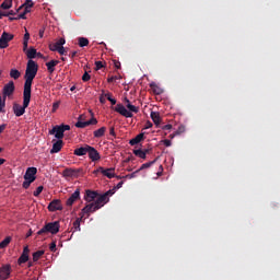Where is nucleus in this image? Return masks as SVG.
I'll return each instance as SVG.
<instances>
[{
  "label": "nucleus",
  "instance_id": "1",
  "mask_svg": "<svg viewBox=\"0 0 280 280\" xmlns=\"http://www.w3.org/2000/svg\"><path fill=\"white\" fill-rule=\"evenodd\" d=\"M38 73V65L36 61L30 59L26 65V70L24 74V91H27L28 93H32V84L34 82V78H36V74Z\"/></svg>",
  "mask_w": 280,
  "mask_h": 280
},
{
  "label": "nucleus",
  "instance_id": "2",
  "mask_svg": "<svg viewBox=\"0 0 280 280\" xmlns=\"http://www.w3.org/2000/svg\"><path fill=\"white\" fill-rule=\"evenodd\" d=\"M32 101V92L23 91V106L15 103L13 105V113L15 117H23L25 115V108L30 106V102Z\"/></svg>",
  "mask_w": 280,
  "mask_h": 280
},
{
  "label": "nucleus",
  "instance_id": "3",
  "mask_svg": "<svg viewBox=\"0 0 280 280\" xmlns=\"http://www.w3.org/2000/svg\"><path fill=\"white\" fill-rule=\"evenodd\" d=\"M115 112L121 115L122 117L131 118L133 117L132 113H139V107L132 104H127L126 106H124L122 104H117L115 107Z\"/></svg>",
  "mask_w": 280,
  "mask_h": 280
},
{
  "label": "nucleus",
  "instance_id": "4",
  "mask_svg": "<svg viewBox=\"0 0 280 280\" xmlns=\"http://www.w3.org/2000/svg\"><path fill=\"white\" fill-rule=\"evenodd\" d=\"M38 173V168L28 167L24 174V182L22 184L23 189H30V186L34 180H36V174Z\"/></svg>",
  "mask_w": 280,
  "mask_h": 280
},
{
  "label": "nucleus",
  "instance_id": "5",
  "mask_svg": "<svg viewBox=\"0 0 280 280\" xmlns=\"http://www.w3.org/2000/svg\"><path fill=\"white\" fill-rule=\"evenodd\" d=\"M79 120L75 122V128H86V126H96L97 124V118L92 117L90 120L88 121H82V119H84V115H80Z\"/></svg>",
  "mask_w": 280,
  "mask_h": 280
},
{
  "label": "nucleus",
  "instance_id": "6",
  "mask_svg": "<svg viewBox=\"0 0 280 280\" xmlns=\"http://www.w3.org/2000/svg\"><path fill=\"white\" fill-rule=\"evenodd\" d=\"M97 207L95 205V202H91L88 203L82 210L80 215H82V218H84V215H86L89 218V215H91V213H95V211L100 210V208H95Z\"/></svg>",
  "mask_w": 280,
  "mask_h": 280
},
{
  "label": "nucleus",
  "instance_id": "7",
  "mask_svg": "<svg viewBox=\"0 0 280 280\" xmlns=\"http://www.w3.org/2000/svg\"><path fill=\"white\" fill-rule=\"evenodd\" d=\"M15 91L14 81H9L2 90L3 98L10 97V95H13Z\"/></svg>",
  "mask_w": 280,
  "mask_h": 280
},
{
  "label": "nucleus",
  "instance_id": "8",
  "mask_svg": "<svg viewBox=\"0 0 280 280\" xmlns=\"http://www.w3.org/2000/svg\"><path fill=\"white\" fill-rule=\"evenodd\" d=\"M14 38V35L3 32L1 37H0V49H7L8 43Z\"/></svg>",
  "mask_w": 280,
  "mask_h": 280
},
{
  "label": "nucleus",
  "instance_id": "9",
  "mask_svg": "<svg viewBox=\"0 0 280 280\" xmlns=\"http://www.w3.org/2000/svg\"><path fill=\"white\" fill-rule=\"evenodd\" d=\"M97 173L103 174V176H106V178H115V167L104 168L100 166L96 171H94V174Z\"/></svg>",
  "mask_w": 280,
  "mask_h": 280
},
{
  "label": "nucleus",
  "instance_id": "10",
  "mask_svg": "<svg viewBox=\"0 0 280 280\" xmlns=\"http://www.w3.org/2000/svg\"><path fill=\"white\" fill-rule=\"evenodd\" d=\"M46 228L48 229V233H51V235H56L57 233L60 232V222L55 221L46 223Z\"/></svg>",
  "mask_w": 280,
  "mask_h": 280
},
{
  "label": "nucleus",
  "instance_id": "11",
  "mask_svg": "<svg viewBox=\"0 0 280 280\" xmlns=\"http://www.w3.org/2000/svg\"><path fill=\"white\" fill-rule=\"evenodd\" d=\"M49 135H55L56 139L62 140L65 139V129L57 125L51 130H49Z\"/></svg>",
  "mask_w": 280,
  "mask_h": 280
},
{
  "label": "nucleus",
  "instance_id": "12",
  "mask_svg": "<svg viewBox=\"0 0 280 280\" xmlns=\"http://www.w3.org/2000/svg\"><path fill=\"white\" fill-rule=\"evenodd\" d=\"M77 200H80V188H77L74 192L67 199V207H73Z\"/></svg>",
  "mask_w": 280,
  "mask_h": 280
},
{
  "label": "nucleus",
  "instance_id": "13",
  "mask_svg": "<svg viewBox=\"0 0 280 280\" xmlns=\"http://www.w3.org/2000/svg\"><path fill=\"white\" fill-rule=\"evenodd\" d=\"M48 211H62V203L60 199H55L48 205Z\"/></svg>",
  "mask_w": 280,
  "mask_h": 280
},
{
  "label": "nucleus",
  "instance_id": "14",
  "mask_svg": "<svg viewBox=\"0 0 280 280\" xmlns=\"http://www.w3.org/2000/svg\"><path fill=\"white\" fill-rule=\"evenodd\" d=\"M108 200V197H106V195L104 194L96 197V200L94 201V205L96 206L95 209H102V207H104V205H106Z\"/></svg>",
  "mask_w": 280,
  "mask_h": 280
},
{
  "label": "nucleus",
  "instance_id": "15",
  "mask_svg": "<svg viewBox=\"0 0 280 280\" xmlns=\"http://www.w3.org/2000/svg\"><path fill=\"white\" fill-rule=\"evenodd\" d=\"M88 154H89V159H91V161H93L94 163L96 161H100V159H102V155H100V152L96 151L95 148L91 145L89 148Z\"/></svg>",
  "mask_w": 280,
  "mask_h": 280
},
{
  "label": "nucleus",
  "instance_id": "16",
  "mask_svg": "<svg viewBox=\"0 0 280 280\" xmlns=\"http://www.w3.org/2000/svg\"><path fill=\"white\" fill-rule=\"evenodd\" d=\"M90 148H91V145L84 144L83 147L75 149L73 152V155L74 156H86V154H89Z\"/></svg>",
  "mask_w": 280,
  "mask_h": 280
},
{
  "label": "nucleus",
  "instance_id": "17",
  "mask_svg": "<svg viewBox=\"0 0 280 280\" xmlns=\"http://www.w3.org/2000/svg\"><path fill=\"white\" fill-rule=\"evenodd\" d=\"M97 196H98V194L95 190H85L84 201L93 202L94 200H96Z\"/></svg>",
  "mask_w": 280,
  "mask_h": 280
},
{
  "label": "nucleus",
  "instance_id": "18",
  "mask_svg": "<svg viewBox=\"0 0 280 280\" xmlns=\"http://www.w3.org/2000/svg\"><path fill=\"white\" fill-rule=\"evenodd\" d=\"M11 267L10 265H5L2 268H0V280H5L10 277Z\"/></svg>",
  "mask_w": 280,
  "mask_h": 280
},
{
  "label": "nucleus",
  "instance_id": "19",
  "mask_svg": "<svg viewBox=\"0 0 280 280\" xmlns=\"http://www.w3.org/2000/svg\"><path fill=\"white\" fill-rule=\"evenodd\" d=\"M62 145H65V142H62V140H57L52 144V148L50 150V154H58V152H60V150H62Z\"/></svg>",
  "mask_w": 280,
  "mask_h": 280
},
{
  "label": "nucleus",
  "instance_id": "20",
  "mask_svg": "<svg viewBox=\"0 0 280 280\" xmlns=\"http://www.w3.org/2000/svg\"><path fill=\"white\" fill-rule=\"evenodd\" d=\"M65 43H67V40H65V38H60V39H59L58 42H56L55 44H50V45H49L50 51H58L59 48L65 45Z\"/></svg>",
  "mask_w": 280,
  "mask_h": 280
},
{
  "label": "nucleus",
  "instance_id": "21",
  "mask_svg": "<svg viewBox=\"0 0 280 280\" xmlns=\"http://www.w3.org/2000/svg\"><path fill=\"white\" fill-rule=\"evenodd\" d=\"M57 65H60V61L50 60V61L46 62L47 71L50 73H54L56 71Z\"/></svg>",
  "mask_w": 280,
  "mask_h": 280
},
{
  "label": "nucleus",
  "instance_id": "22",
  "mask_svg": "<svg viewBox=\"0 0 280 280\" xmlns=\"http://www.w3.org/2000/svg\"><path fill=\"white\" fill-rule=\"evenodd\" d=\"M150 89L152 90L154 95H163V89H161V86H159L156 83H150Z\"/></svg>",
  "mask_w": 280,
  "mask_h": 280
},
{
  "label": "nucleus",
  "instance_id": "23",
  "mask_svg": "<svg viewBox=\"0 0 280 280\" xmlns=\"http://www.w3.org/2000/svg\"><path fill=\"white\" fill-rule=\"evenodd\" d=\"M95 139H102L106 135V127H101L100 129L93 131Z\"/></svg>",
  "mask_w": 280,
  "mask_h": 280
},
{
  "label": "nucleus",
  "instance_id": "24",
  "mask_svg": "<svg viewBox=\"0 0 280 280\" xmlns=\"http://www.w3.org/2000/svg\"><path fill=\"white\" fill-rule=\"evenodd\" d=\"M143 137H144L143 133H139L138 136H136L135 138H132V139L129 141L130 145H137V144L141 143V141H143Z\"/></svg>",
  "mask_w": 280,
  "mask_h": 280
},
{
  "label": "nucleus",
  "instance_id": "25",
  "mask_svg": "<svg viewBox=\"0 0 280 280\" xmlns=\"http://www.w3.org/2000/svg\"><path fill=\"white\" fill-rule=\"evenodd\" d=\"M151 119L155 124V126H159L161 124V114L158 112H151Z\"/></svg>",
  "mask_w": 280,
  "mask_h": 280
},
{
  "label": "nucleus",
  "instance_id": "26",
  "mask_svg": "<svg viewBox=\"0 0 280 280\" xmlns=\"http://www.w3.org/2000/svg\"><path fill=\"white\" fill-rule=\"evenodd\" d=\"M26 56L30 58V60H34V58L37 56L36 49L31 47L28 50H26Z\"/></svg>",
  "mask_w": 280,
  "mask_h": 280
},
{
  "label": "nucleus",
  "instance_id": "27",
  "mask_svg": "<svg viewBox=\"0 0 280 280\" xmlns=\"http://www.w3.org/2000/svg\"><path fill=\"white\" fill-rule=\"evenodd\" d=\"M82 214L81 218H78L74 222H73V226H72V232L75 233L77 231H80V223L82 222Z\"/></svg>",
  "mask_w": 280,
  "mask_h": 280
},
{
  "label": "nucleus",
  "instance_id": "28",
  "mask_svg": "<svg viewBox=\"0 0 280 280\" xmlns=\"http://www.w3.org/2000/svg\"><path fill=\"white\" fill-rule=\"evenodd\" d=\"M10 78H12L13 80H19V78H21V71H19L18 69H11Z\"/></svg>",
  "mask_w": 280,
  "mask_h": 280
},
{
  "label": "nucleus",
  "instance_id": "29",
  "mask_svg": "<svg viewBox=\"0 0 280 280\" xmlns=\"http://www.w3.org/2000/svg\"><path fill=\"white\" fill-rule=\"evenodd\" d=\"M27 261H30V255L21 254L20 258L18 259L19 266H21V264H27Z\"/></svg>",
  "mask_w": 280,
  "mask_h": 280
},
{
  "label": "nucleus",
  "instance_id": "30",
  "mask_svg": "<svg viewBox=\"0 0 280 280\" xmlns=\"http://www.w3.org/2000/svg\"><path fill=\"white\" fill-rule=\"evenodd\" d=\"M10 242H12V236H7L2 242H0V248H8Z\"/></svg>",
  "mask_w": 280,
  "mask_h": 280
},
{
  "label": "nucleus",
  "instance_id": "31",
  "mask_svg": "<svg viewBox=\"0 0 280 280\" xmlns=\"http://www.w3.org/2000/svg\"><path fill=\"white\" fill-rule=\"evenodd\" d=\"M75 174H78V171L73 168H66L63 171V176L72 177V176H75Z\"/></svg>",
  "mask_w": 280,
  "mask_h": 280
},
{
  "label": "nucleus",
  "instance_id": "32",
  "mask_svg": "<svg viewBox=\"0 0 280 280\" xmlns=\"http://www.w3.org/2000/svg\"><path fill=\"white\" fill-rule=\"evenodd\" d=\"M79 47H89V38L86 37H79Z\"/></svg>",
  "mask_w": 280,
  "mask_h": 280
},
{
  "label": "nucleus",
  "instance_id": "33",
  "mask_svg": "<svg viewBox=\"0 0 280 280\" xmlns=\"http://www.w3.org/2000/svg\"><path fill=\"white\" fill-rule=\"evenodd\" d=\"M135 156H138L139 159H145V152L141 149H135L133 150Z\"/></svg>",
  "mask_w": 280,
  "mask_h": 280
},
{
  "label": "nucleus",
  "instance_id": "34",
  "mask_svg": "<svg viewBox=\"0 0 280 280\" xmlns=\"http://www.w3.org/2000/svg\"><path fill=\"white\" fill-rule=\"evenodd\" d=\"M43 255H45V250H37L33 253V261H38Z\"/></svg>",
  "mask_w": 280,
  "mask_h": 280
},
{
  "label": "nucleus",
  "instance_id": "35",
  "mask_svg": "<svg viewBox=\"0 0 280 280\" xmlns=\"http://www.w3.org/2000/svg\"><path fill=\"white\" fill-rule=\"evenodd\" d=\"M155 163H156V160L147 162V163L142 164L139 170H140V172L143 170H148L149 167H152V165H154Z\"/></svg>",
  "mask_w": 280,
  "mask_h": 280
},
{
  "label": "nucleus",
  "instance_id": "36",
  "mask_svg": "<svg viewBox=\"0 0 280 280\" xmlns=\"http://www.w3.org/2000/svg\"><path fill=\"white\" fill-rule=\"evenodd\" d=\"M1 8L2 10H10V8H12V0H4L1 3Z\"/></svg>",
  "mask_w": 280,
  "mask_h": 280
},
{
  "label": "nucleus",
  "instance_id": "37",
  "mask_svg": "<svg viewBox=\"0 0 280 280\" xmlns=\"http://www.w3.org/2000/svg\"><path fill=\"white\" fill-rule=\"evenodd\" d=\"M49 233L47 225L45 224L38 232L37 235H47Z\"/></svg>",
  "mask_w": 280,
  "mask_h": 280
},
{
  "label": "nucleus",
  "instance_id": "38",
  "mask_svg": "<svg viewBox=\"0 0 280 280\" xmlns=\"http://www.w3.org/2000/svg\"><path fill=\"white\" fill-rule=\"evenodd\" d=\"M43 189H45V187L38 186L36 190L33 192V196H35V198H38L39 194H43Z\"/></svg>",
  "mask_w": 280,
  "mask_h": 280
},
{
  "label": "nucleus",
  "instance_id": "39",
  "mask_svg": "<svg viewBox=\"0 0 280 280\" xmlns=\"http://www.w3.org/2000/svg\"><path fill=\"white\" fill-rule=\"evenodd\" d=\"M141 170H137L133 173L126 175L125 178H137V174H139Z\"/></svg>",
  "mask_w": 280,
  "mask_h": 280
},
{
  "label": "nucleus",
  "instance_id": "40",
  "mask_svg": "<svg viewBox=\"0 0 280 280\" xmlns=\"http://www.w3.org/2000/svg\"><path fill=\"white\" fill-rule=\"evenodd\" d=\"M89 80H91V74H89V72H84V74L82 75V81L83 82H89Z\"/></svg>",
  "mask_w": 280,
  "mask_h": 280
},
{
  "label": "nucleus",
  "instance_id": "41",
  "mask_svg": "<svg viewBox=\"0 0 280 280\" xmlns=\"http://www.w3.org/2000/svg\"><path fill=\"white\" fill-rule=\"evenodd\" d=\"M24 8H34V2L32 0H26L23 4Z\"/></svg>",
  "mask_w": 280,
  "mask_h": 280
},
{
  "label": "nucleus",
  "instance_id": "42",
  "mask_svg": "<svg viewBox=\"0 0 280 280\" xmlns=\"http://www.w3.org/2000/svg\"><path fill=\"white\" fill-rule=\"evenodd\" d=\"M96 71H100V69H104V63L102 61H95Z\"/></svg>",
  "mask_w": 280,
  "mask_h": 280
},
{
  "label": "nucleus",
  "instance_id": "43",
  "mask_svg": "<svg viewBox=\"0 0 280 280\" xmlns=\"http://www.w3.org/2000/svg\"><path fill=\"white\" fill-rule=\"evenodd\" d=\"M49 250H50L51 253H56V250H57V248H56V241H54L52 243H50V245H49Z\"/></svg>",
  "mask_w": 280,
  "mask_h": 280
},
{
  "label": "nucleus",
  "instance_id": "44",
  "mask_svg": "<svg viewBox=\"0 0 280 280\" xmlns=\"http://www.w3.org/2000/svg\"><path fill=\"white\" fill-rule=\"evenodd\" d=\"M3 108H5V98L3 97V100H2L1 95H0V113H1V110H3Z\"/></svg>",
  "mask_w": 280,
  "mask_h": 280
},
{
  "label": "nucleus",
  "instance_id": "45",
  "mask_svg": "<svg viewBox=\"0 0 280 280\" xmlns=\"http://www.w3.org/2000/svg\"><path fill=\"white\" fill-rule=\"evenodd\" d=\"M57 51H58V54H60V56H67V49L63 48V46H61V47L59 48V50H57Z\"/></svg>",
  "mask_w": 280,
  "mask_h": 280
},
{
  "label": "nucleus",
  "instance_id": "46",
  "mask_svg": "<svg viewBox=\"0 0 280 280\" xmlns=\"http://www.w3.org/2000/svg\"><path fill=\"white\" fill-rule=\"evenodd\" d=\"M58 108H60V102H55L52 104V113H56V110H58Z\"/></svg>",
  "mask_w": 280,
  "mask_h": 280
},
{
  "label": "nucleus",
  "instance_id": "47",
  "mask_svg": "<svg viewBox=\"0 0 280 280\" xmlns=\"http://www.w3.org/2000/svg\"><path fill=\"white\" fill-rule=\"evenodd\" d=\"M60 127L63 130V132H67V130H71V126L69 125H60Z\"/></svg>",
  "mask_w": 280,
  "mask_h": 280
},
{
  "label": "nucleus",
  "instance_id": "48",
  "mask_svg": "<svg viewBox=\"0 0 280 280\" xmlns=\"http://www.w3.org/2000/svg\"><path fill=\"white\" fill-rule=\"evenodd\" d=\"M113 194H115V188L110 189L108 191H106L105 194H103L104 196H106V198H108V196H113Z\"/></svg>",
  "mask_w": 280,
  "mask_h": 280
},
{
  "label": "nucleus",
  "instance_id": "49",
  "mask_svg": "<svg viewBox=\"0 0 280 280\" xmlns=\"http://www.w3.org/2000/svg\"><path fill=\"white\" fill-rule=\"evenodd\" d=\"M163 144L166 147V148H170L172 145V140H163Z\"/></svg>",
  "mask_w": 280,
  "mask_h": 280
},
{
  "label": "nucleus",
  "instance_id": "50",
  "mask_svg": "<svg viewBox=\"0 0 280 280\" xmlns=\"http://www.w3.org/2000/svg\"><path fill=\"white\" fill-rule=\"evenodd\" d=\"M100 102H101V104H106V96H104L103 92H102V94L100 96Z\"/></svg>",
  "mask_w": 280,
  "mask_h": 280
},
{
  "label": "nucleus",
  "instance_id": "51",
  "mask_svg": "<svg viewBox=\"0 0 280 280\" xmlns=\"http://www.w3.org/2000/svg\"><path fill=\"white\" fill-rule=\"evenodd\" d=\"M109 135L110 137H117V133H115V127L109 128Z\"/></svg>",
  "mask_w": 280,
  "mask_h": 280
},
{
  "label": "nucleus",
  "instance_id": "52",
  "mask_svg": "<svg viewBox=\"0 0 280 280\" xmlns=\"http://www.w3.org/2000/svg\"><path fill=\"white\" fill-rule=\"evenodd\" d=\"M22 255H30V247L28 246L24 247Z\"/></svg>",
  "mask_w": 280,
  "mask_h": 280
},
{
  "label": "nucleus",
  "instance_id": "53",
  "mask_svg": "<svg viewBox=\"0 0 280 280\" xmlns=\"http://www.w3.org/2000/svg\"><path fill=\"white\" fill-rule=\"evenodd\" d=\"M162 130H172V125H171V124L164 125V126L162 127Z\"/></svg>",
  "mask_w": 280,
  "mask_h": 280
},
{
  "label": "nucleus",
  "instance_id": "54",
  "mask_svg": "<svg viewBox=\"0 0 280 280\" xmlns=\"http://www.w3.org/2000/svg\"><path fill=\"white\" fill-rule=\"evenodd\" d=\"M23 42L30 43V34L27 32L24 34Z\"/></svg>",
  "mask_w": 280,
  "mask_h": 280
},
{
  "label": "nucleus",
  "instance_id": "55",
  "mask_svg": "<svg viewBox=\"0 0 280 280\" xmlns=\"http://www.w3.org/2000/svg\"><path fill=\"white\" fill-rule=\"evenodd\" d=\"M102 93H103L104 97H106V100H108V101H109V97H113V94H110V93H105L104 91H102Z\"/></svg>",
  "mask_w": 280,
  "mask_h": 280
},
{
  "label": "nucleus",
  "instance_id": "56",
  "mask_svg": "<svg viewBox=\"0 0 280 280\" xmlns=\"http://www.w3.org/2000/svg\"><path fill=\"white\" fill-rule=\"evenodd\" d=\"M115 80H117V77H109L107 79V82L110 84V83L115 82Z\"/></svg>",
  "mask_w": 280,
  "mask_h": 280
},
{
  "label": "nucleus",
  "instance_id": "57",
  "mask_svg": "<svg viewBox=\"0 0 280 280\" xmlns=\"http://www.w3.org/2000/svg\"><path fill=\"white\" fill-rule=\"evenodd\" d=\"M144 128H145V130H148V129L152 128V121H150V120H149V121H147V122H145V127H144Z\"/></svg>",
  "mask_w": 280,
  "mask_h": 280
},
{
  "label": "nucleus",
  "instance_id": "58",
  "mask_svg": "<svg viewBox=\"0 0 280 280\" xmlns=\"http://www.w3.org/2000/svg\"><path fill=\"white\" fill-rule=\"evenodd\" d=\"M5 128H8L7 124L0 125V135L3 132V130H5Z\"/></svg>",
  "mask_w": 280,
  "mask_h": 280
},
{
  "label": "nucleus",
  "instance_id": "59",
  "mask_svg": "<svg viewBox=\"0 0 280 280\" xmlns=\"http://www.w3.org/2000/svg\"><path fill=\"white\" fill-rule=\"evenodd\" d=\"M109 102L112 106H115V104H117V100H115L114 97H109Z\"/></svg>",
  "mask_w": 280,
  "mask_h": 280
},
{
  "label": "nucleus",
  "instance_id": "60",
  "mask_svg": "<svg viewBox=\"0 0 280 280\" xmlns=\"http://www.w3.org/2000/svg\"><path fill=\"white\" fill-rule=\"evenodd\" d=\"M124 187V182H119L117 185H116V189H121Z\"/></svg>",
  "mask_w": 280,
  "mask_h": 280
},
{
  "label": "nucleus",
  "instance_id": "61",
  "mask_svg": "<svg viewBox=\"0 0 280 280\" xmlns=\"http://www.w3.org/2000/svg\"><path fill=\"white\" fill-rule=\"evenodd\" d=\"M28 42H23V51H27Z\"/></svg>",
  "mask_w": 280,
  "mask_h": 280
},
{
  "label": "nucleus",
  "instance_id": "62",
  "mask_svg": "<svg viewBox=\"0 0 280 280\" xmlns=\"http://www.w3.org/2000/svg\"><path fill=\"white\" fill-rule=\"evenodd\" d=\"M69 56L71 58H75L78 56V50L72 51Z\"/></svg>",
  "mask_w": 280,
  "mask_h": 280
},
{
  "label": "nucleus",
  "instance_id": "63",
  "mask_svg": "<svg viewBox=\"0 0 280 280\" xmlns=\"http://www.w3.org/2000/svg\"><path fill=\"white\" fill-rule=\"evenodd\" d=\"M180 132H185V127L180 126L177 130V135H180Z\"/></svg>",
  "mask_w": 280,
  "mask_h": 280
},
{
  "label": "nucleus",
  "instance_id": "64",
  "mask_svg": "<svg viewBox=\"0 0 280 280\" xmlns=\"http://www.w3.org/2000/svg\"><path fill=\"white\" fill-rule=\"evenodd\" d=\"M25 14H27V13L23 12V13L19 14V16L16 18L18 21H19V19H26Z\"/></svg>",
  "mask_w": 280,
  "mask_h": 280
}]
</instances>
